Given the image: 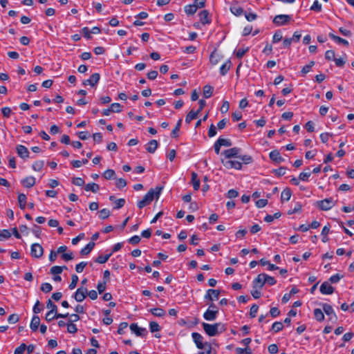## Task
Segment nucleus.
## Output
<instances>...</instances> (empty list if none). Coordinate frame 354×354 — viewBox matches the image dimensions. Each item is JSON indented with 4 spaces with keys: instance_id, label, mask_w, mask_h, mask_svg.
I'll return each mask as SVG.
<instances>
[{
    "instance_id": "1",
    "label": "nucleus",
    "mask_w": 354,
    "mask_h": 354,
    "mask_svg": "<svg viewBox=\"0 0 354 354\" xmlns=\"http://www.w3.org/2000/svg\"><path fill=\"white\" fill-rule=\"evenodd\" d=\"M163 187L157 186L155 189H150L144 196L143 198L138 202L137 206L139 209H142L145 206L149 205L154 198L157 200L159 198Z\"/></svg>"
},
{
    "instance_id": "2",
    "label": "nucleus",
    "mask_w": 354,
    "mask_h": 354,
    "mask_svg": "<svg viewBox=\"0 0 354 354\" xmlns=\"http://www.w3.org/2000/svg\"><path fill=\"white\" fill-rule=\"evenodd\" d=\"M202 326L205 333L210 337L216 336L218 334L225 332L226 330L225 324L221 322L215 323L214 324L203 322Z\"/></svg>"
},
{
    "instance_id": "3",
    "label": "nucleus",
    "mask_w": 354,
    "mask_h": 354,
    "mask_svg": "<svg viewBox=\"0 0 354 354\" xmlns=\"http://www.w3.org/2000/svg\"><path fill=\"white\" fill-rule=\"evenodd\" d=\"M192 337L196 346L198 349L205 348L207 346H211V344L207 342H203L204 337L198 333L194 332L192 333Z\"/></svg>"
},
{
    "instance_id": "4",
    "label": "nucleus",
    "mask_w": 354,
    "mask_h": 354,
    "mask_svg": "<svg viewBox=\"0 0 354 354\" xmlns=\"http://www.w3.org/2000/svg\"><path fill=\"white\" fill-rule=\"evenodd\" d=\"M335 203L333 198L330 197L316 201L315 205L321 210L327 211L330 209L335 205Z\"/></svg>"
},
{
    "instance_id": "5",
    "label": "nucleus",
    "mask_w": 354,
    "mask_h": 354,
    "mask_svg": "<svg viewBox=\"0 0 354 354\" xmlns=\"http://www.w3.org/2000/svg\"><path fill=\"white\" fill-rule=\"evenodd\" d=\"M241 149L239 147H232L226 150H224L221 155L225 156V158L226 159H230L232 158H237L239 157V153L241 152Z\"/></svg>"
},
{
    "instance_id": "6",
    "label": "nucleus",
    "mask_w": 354,
    "mask_h": 354,
    "mask_svg": "<svg viewBox=\"0 0 354 354\" xmlns=\"http://www.w3.org/2000/svg\"><path fill=\"white\" fill-rule=\"evenodd\" d=\"M221 162L223 166L228 169L232 168L236 170L242 169V163L239 161L221 159Z\"/></svg>"
},
{
    "instance_id": "7",
    "label": "nucleus",
    "mask_w": 354,
    "mask_h": 354,
    "mask_svg": "<svg viewBox=\"0 0 354 354\" xmlns=\"http://www.w3.org/2000/svg\"><path fill=\"white\" fill-rule=\"evenodd\" d=\"M291 19V15H279L274 17L273 19V23L278 26H283L288 24Z\"/></svg>"
},
{
    "instance_id": "8",
    "label": "nucleus",
    "mask_w": 354,
    "mask_h": 354,
    "mask_svg": "<svg viewBox=\"0 0 354 354\" xmlns=\"http://www.w3.org/2000/svg\"><path fill=\"white\" fill-rule=\"evenodd\" d=\"M44 254V249L39 243H33L31 245L30 254L32 257L40 258Z\"/></svg>"
},
{
    "instance_id": "9",
    "label": "nucleus",
    "mask_w": 354,
    "mask_h": 354,
    "mask_svg": "<svg viewBox=\"0 0 354 354\" xmlns=\"http://www.w3.org/2000/svg\"><path fill=\"white\" fill-rule=\"evenodd\" d=\"M200 21L203 25L210 24L212 18L209 12L207 10L201 11L198 14Z\"/></svg>"
},
{
    "instance_id": "10",
    "label": "nucleus",
    "mask_w": 354,
    "mask_h": 354,
    "mask_svg": "<svg viewBox=\"0 0 354 354\" xmlns=\"http://www.w3.org/2000/svg\"><path fill=\"white\" fill-rule=\"evenodd\" d=\"M221 291L216 289H209L204 297L205 300H209L211 301L217 300L220 295Z\"/></svg>"
},
{
    "instance_id": "11",
    "label": "nucleus",
    "mask_w": 354,
    "mask_h": 354,
    "mask_svg": "<svg viewBox=\"0 0 354 354\" xmlns=\"http://www.w3.org/2000/svg\"><path fill=\"white\" fill-rule=\"evenodd\" d=\"M130 329L138 337H145L147 334L146 328L139 327L136 323L131 324L130 325Z\"/></svg>"
},
{
    "instance_id": "12",
    "label": "nucleus",
    "mask_w": 354,
    "mask_h": 354,
    "mask_svg": "<svg viewBox=\"0 0 354 354\" xmlns=\"http://www.w3.org/2000/svg\"><path fill=\"white\" fill-rule=\"evenodd\" d=\"M266 283L265 273L259 274L252 281L253 288H262Z\"/></svg>"
},
{
    "instance_id": "13",
    "label": "nucleus",
    "mask_w": 354,
    "mask_h": 354,
    "mask_svg": "<svg viewBox=\"0 0 354 354\" xmlns=\"http://www.w3.org/2000/svg\"><path fill=\"white\" fill-rule=\"evenodd\" d=\"M87 295V288H80L73 295V298L78 302L82 301Z\"/></svg>"
},
{
    "instance_id": "14",
    "label": "nucleus",
    "mask_w": 354,
    "mask_h": 354,
    "mask_svg": "<svg viewBox=\"0 0 354 354\" xmlns=\"http://www.w3.org/2000/svg\"><path fill=\"white\" fill-rule=\"evenodd\" d=\"M100 79V75L98 73H95L91 75L89 79L86 80L83 82V84L90 85L91 86H95L97 84Z\"/></svg>"
},
{
    "instance_id": "15",
    "label": "nucleus",
    "mask_w": 354,
    "mask_h": 354,
    "mask_svg": "<svg viewBox=\"0 0 354 354\" xmlns=\"http://www.w3.org/2000/svg\"><path fill=\"white\" fill-rule=\"evenodd\" d=\"M16 150L18 156L20 158L26 159L30 157V152L26 147L22 145H18L16 147Z\"/></svg>"
},
{
    "instance_id": "16",
    "label": "nucleus",
    "mask_w": 354,
    "mask_h": 354,
    "mask_svg": "<svg viewBox=\"0 0 354 354\" xmlns=\"http://www.w3.org/2000/svg\"><path fill=\"white\" fill-rule=\"evenodd\" d=\"M218 315V310L207 309L203 314V318L207 321H214Z\"/></svg>"
},
{
    "instance_id": "17",
    "label": "nucleus",
    "mask_w": 354,
    "mask_h": 354,
    "mask_svg": "<svg viewBox=\"0 0 354 354\" xmlns=\"http://www.w3.org/2000/svg\"><path fill=\"white\" fill-rule=\"evenodd\" d=\"M322 308L324 312L329 316L330 320H336L337 319V315L335 313L333 307L328 304H322Z\"/></svg>"
},
{
    "instance_id": "18",
    "label": "nucleus",
    "mask_w": 354,
    "mask_h": 354,
    "mask_svg": "<svg viewBox=\"0 0 354 354\" xmlns=\"http://www.w3.org/2000/svg\"><path fill=\"white\" fill-rule=\"evenodd\" d=\"M320 292L323 295H331L334 292V288L328 281H324L320 286Z\"/></svg>"
},
{
    "instance_id": "19",
    "label": "nucleus",
    "mask_w": 354,
    "mask_h": 354,
    "mask_svg": "<svg viewBox=\"0 0 354 354\" xmlns=\"http://www.w3.org/2000/svg\"><path fill=\"white\" fill-rule=\"evenodd\" d=\"M269 157L277 163H281L284 161V158L281 156L279 151L277 149L271 151L269 153Z\"/></svg>"
},
{
    "instance_id": "20",
    "label": "nucleus",
    "mask_w": 354,
    "mask_h": 354,
    "mask_svg": "<svg viewBox=\"0 0 354 354\" xmlns=\"http://www.w3.org/2000/svg\"><path fill=\"white\" fill-rule=\"evenodd\" d=\"M230 10L235 16H241L243 14V9L238 4V3H233L230 7Z\"/></svg>"
},
{
    "instance_id": "21",
    "label": "nucleus",
    "mask_w": 354,
    "mask_h": 354,
    "mask_svg": "<svg viewBox=\"0 0 354 354\" xmlns=\"http://www.w3.org/2000/svg\"><path fill=\"white\" fill-rule=\"evenodd\" d=\"M158 147V142L156 140H151L146 145V150L150 153H153Z\"/></svg>"
},
{
    "instance_id": "22",
    "label": "nucleus",
    "mask_w": 354,
    "mask_h": 354,
    "mask_svg": "<svg viewBox=\"0 0 354 354\" xmlns=\"http://www.w3.org/2000/svg\"><path fill=\"white\" fill-rule=\"evenodd\" d=\"M35 178L32 176H28L26 178H25L24 179H23L21 180V184L25 187H27V188H30L32 187H33L35 184Z\"/></svg>"
},
{
    "instance_id": "23",
    "label": "nucleus",
    "mask_w": 354,
    "mask_h": 354,
    "mask_svg": "<svg viewBox=\"0 0 354 354\" xmlns=\"http://www.w3.org/2000/svg\"><path fill=\"white\" fill-rule=\"evenodd\" d=\"M40 325V318L37 315H33L30 324V328L32 330V331L35 332L37 330L39 326Z\"/></svg>"
},
{
    "instance_id": "24",
    "label": "nucleus",
    "mask_w": 354,
    "mask_h": 354,
    "mask_svg": "<svg viewBox=\"0 0 354 354\" xmlns=\"http://www.w3.org/2000/svg\"><path fill=\"white\" fill-rule=\"evenodd\" d=\"M328 36L329 37L333 39V41H335L336 43H337L338 44H342V45H344V46H348L349 45V43L347 40L339 37V36H337V35H335L332 32H330L328 34Z\"/></svg>"
},
{
    "instance_id": "25",
    "label": "nucleus",
    "mask_w": 354,
    "mask_h": 354,
    "mask_svg": "<svg viewBox=\"0 0 354 354\" xmlns=\"http://www.w3.org/2000/svg\"><path fill=\"white\" fill-rule=\"evenodd\" d=\"M221 58L222 56L214 50L209 56V62L212 64L216 65L220 62Z\"/></svg>"
},
{
    "instance_id": "26",
    "label": "nucleus",
    "mask_w": 354,
    "mask_h": 354,
    "mask_svg": "<svg viewBox=\"0 0 354 354\" xmlns=\"http://www.w3.org/2000/svg\"><path fill=\"white\" fill-rule=\"evenodd\" d=\"M232 66V62L230 59H227L221 67H220V74L221 75H225L228 71H230Z\"/></svg>"
},
{
    "instance_id": "27",
    "label": "nucleus",
    "mask_w": 354,
    "mask_h": 354,
    "mask_svg": "<svg viewBox=\"0 0 354 354\" xmlns=\"http://www.w3.org/2000/svg\"><path fill=\"white\" fill-rule=\"evenodd\" d=\"M191 182L193 185V188L195 191H198L200 188V180L198 178V175L196 172L192 173Z\"/></svg>"
},
{
    "instance_id": "28",
    "label": "nucleus",
    "mask_w": 354,
    "mask_h": 354,
    "mask_svg": "<svg viewBox=\"0 0 354 354\" xmlns=\"http://www.w3.org/2000/svg\"><path fill=\"white\" fill-rule=\"evenodd\" d=\"M94 242H89L84 248L80 250V254L82 256L88 255L95 247Z\"/></svg>"
},
{
    "instance_id": "29",
    "label": "nucleus",
    "mask_w": 354,
    "mask_h": 354,
    "mask_svg": "<svg viewBox=\"0 0 354 354\" xmlns=\"http://www.w3.org/2000/svg\"><path fill=\"white\" fill-rule=\"evenodd\" d=\"M292 195L291 189L288 187L284 189L281 194V200L282 202L290 200Z\"/></svg>"
},
{
    "instance_id": "30",
    "label": "nucleus",
    "mask_w": 354,
    "mask_h": 354,
    "mask_svg": "<svg viewBox=\"0 0 354 354\" xmlns=\"http://www.w3.org/2000/svg\"><path fill=\"white\" fill-rule=\"evenodd\" d=\"M149 311L156 317H162L165 315V310L160 308H151Z\"/></svg>"
},
{
    "instance_id": "31",
    "label": "nucleus",
    "mask_w": 354,
    "mask_h": 354,
    "mask_svg": "<svg viewBox=\"0 0 354 354\" xmlns=\"http://www.w3.org/2000/svg\"><path fill=\"white\" fill-rule=\"evenodd\" d=\"M84 189L86 192H92L93 193H96L100 189V186L98 184H96L95 183H88L85 185Z\"/></svg>"
},
{
    "instance_id": "32",
    "label": "nucleus",
    "mask_w": 354,
    "mask_h": 354,
    "mask_svg": "<svg viewBox=\"0 0 354 354\" xmlns=\"http://www.w3.org/2000/svg\"><path fill=\"white\" fill-rule=\"evenodd\" d=\"M17 199H18V203H19V207L21 209H24L26 208V200H27V197H26V194H19L18 195Z\"/></svg>"
},
{
    "instance_id": "33",
    "label": "nucleus",
    "mask_w": 354,
    "mask_h": 354,
    "mask_svg": "<svg viewBox=\"0 0 354 354\" xmlns=\"http://www.w3.org/2000/svg\"><path fill=\"white\" fill-rule=\"evenodd\" d=\"M66 269H67V267L66 266H55L50 268V272L52 274L57 275V274H61L64 270H66Z\"/></svg>"
},
{
    "instance_id": "34",
    "label": "nucleus",
    "mask_w": 354,
    "mask_h": 354,
    "mask_svg": "<svg viewBox=\"0 0 354 354\" xmlns=\"http://www.w3.org/2000/svg\"><path fill=\"white\" fill-rule=\"evenodd\" d=\"M214 91V87L210 85H205L203 87V96L205 98L210 97Z\"/></svg>"
},
{
    "instance_id": "35",
    "label": "nucleus",
    "mask_w": 354,
    "mask_h": 354,
    "mask_svg": "<svg viewBox=\"0 0 354 354\" xmlns=\"http://www.w3.org/2000/svg\"><path fill=\"white\" fill-rule=\"evenodd\" d=\"M238 158L242 161L241 163L248 165L253 162V158L248 154L241 155L239 153Z\"/></svg>"
},
{
    "instance_id": "36",
    "label": "nucleus",
    "mask_w": 354,
    "mask_h": 354,
    "mask_svg": "<svg viewBox=\"0 0 354 354\" xmlns=\"http://www.w3.org/2000/svg\"><path fill=\"white\" fill-rule=\"evenodd\" d=\"M112 255V253H109L105 255H99L95 259V262L103 264L108 261L111 256Z\"/></svg>"
},
{
    "instance_id": "37",
    "label": "nucleus",
    "mask_w": 354,
    "mask_h": 354,
    "mask_svg": "<svg viewBox=\"0 0 354 354\" xmlns=\"http://www.w3.org/2000/svg\"><path fill=\"white\" fill-rule=\"evenodd\" d=\"M198 8L193 3L185 6V12L188 15H192L196 12Z\"/></svg>"
},
{
    "instance_id": "38",
    "label": "nucleus",
    "mask_w": 354,
    "mask_h": 354,
    "mask_svg": "<svg viewBox=\"0 0 354 354\" xmlns=\"http://www.w3.org/2000/svg\"><path fill=\"white\" fill-rule=\"evenodd\" d=\"M314 317L318 322H322L324 319L323 311L319 308H315L313 311Z\"/></svg>"
},
{
    "instance_id": "39",
    "label": "nucleus",
    "mask_w": 354,
    "mask_h": 354,
    "mask_svg": "<svg viewBox=\"0 0 354 354\" xmlns=\"http://www.w3.org/2000/svg\"><path fill=\"white\" fill-rule=\"evenodd\" d=\"M329 231H330V225L329 224H328L327 225H325L322 229V240L324 243H326L328 241V234L329 233Z\"/></svg>"
},
{
    "instance_id": "40",
    "label": "nucleus",
    "mask_w": 354,
    "mask_h": 354,
    "mask_svg": "<svg viewBox=\"0 0 354 354\" xmlns=\"http://www.w3.org/2000/svg\"><path fill=\"white\" fill-rule=\"evenodd\" d=\"M181 124H182V119H179L176 124V127H174V129L172 130V131L171 133V138L178 137V131L180 129Z\"/></svg>"
},
{
    "instance_id": "41",
    "label": "nucleus",
    "mask_w": 354,
    "mask_h": 354,
    "mask_svg": "<svg viewBox=\"0 0 354 354\" xmlns=\"http://www.w3.org/2000/svg\"><path fill=\"white\" fill-rule=\"evenodd\" d=\"M217 141L218 144L221 145V147H231L232 145V142L230 139L223 138L221 137H219L217 139Z\"/></svg>"
},
{
    "instance_id": "42",
    "label": "nucleus",
    "mask_w": 354,
    "mask_h": 354,
    "mask_svg": "<svg viewBox=\"0 0 354 354\" xmlns=\"http://www.w3.org/2000/svg\"><path fill=\"white\" fill-rule=\"evenodd\" d=\"M315 65V62L311 61L308 64L304 66L301 71L302 76H305L308 72L311 71L312 67Z\"/></svg>"
},
{
    "instance_id": "43",
    "label": "nucleus",
    "mask_w": 354,
    "mask_h": 354,
    "mask_svg": "<svg viewBox=\"0 0 354 354\" xmlns=\"http://www.w3.org/2000/svg\"><path fill=\"white\" fill-rule=\"evenodd\" d=\"M103 176L104 177V178H106L107 180L115 178V171L113 169H106L104 172Z\"/></svg>"
},
{
    "instance_id": "44",
    "label": "nucleus",
    "mask_w": 354,
    "mask_h": 354,
    "mask_svg": "<svg viewBox=\"0 0 354 354\" xmlns=\"http://www.w3.org/2000/svg\"><path fill=\"white\" fill-rule=\"evenodd\" d=\"M44 165V160H37L35 161L32 165V168L34 171H41Z\"/></svg>"
},
{
    "instance_id": "45",
    "label": "nucleus",
    "mask_w": 354,
    "mask_h": 354,
    "mask_svg": "<svg viewBox=\"0 0 354 354\" xmlns=\"http://www.w3.org/2000/svg\"><path fill=\"white\" fill-rule=\"evenodd\" d=\"M197 117V113H195L194 110H191L186 115L185 122L189 124L192 120L196 119Z\"/></svg>"
},
{
    "instance_id": "46",
    "label": "nucleus",
    "mask_w": 354,
    "mask_h": 354,
    "mask_svg": "<svg viewBox=\"0 0 354 354\" xmlns=\"http://www.w3.org/2000/svg\"><path fill=\"white\" fill-rule=\"evenodd\" d=\"M281 216V214L279 212H276L273 215L267 214L264 218V221L267 223H271L274 218H279Z\"/></svg>"
},
{
    "instance_id": "47",
    "label": "nucleus",
    "mask_w": 354,
    "mask_h": 354,
    "mask_svg": "<svg viewBox=\"0 0 354 354\" xmlns=\"http://www.w3.org/2000/svg\"><path fill=\"white\" fill-rule=\"evenodd\" d=\"M11 236V233L8 230H2L0 232V241L8 239Z\"/></svg>"
},
{
    "instance_id": "48",
    "label": "nucleus",
    "mask_w": 354,
    "mask_h": 354,
    "mask_svg": "<svg viewBox=\"0 0 354 354\" xmlns=\"http://www.w3.org/2000/svg\"><path fill=\"white\" fill-rule=\"evenodd\" d=\"M286 167H279L278 169H273L272 170V173L275 176H277L278 177H281V176H282L286 174Z\"/></svg>"
},
{
    "instance_id": "49",
    "label": "nucleus",
    "mask_w": 354,
    "mask_h": 354,
    "mask_svg": "<svg viewBox=\"0 0 354 354\" xmlns=\"http://www.w3.org/2000/svg\"><path fill=\"white\" fill-rule=\"evenodd\" d=\"M283 328V325L281 322H275L272 324V330L275 333L281 331Z\"/></svg>"
},
{
    "instance_id": "50",
    "label": "nucleus",
    "mask_w": 354,
    "mask_h": 354,
    "mask_svg": "<svg viewBox=\"0 0 354 354\" xmlns=\"http://www.w3.org/2000/svg\"><path fill=\"white\" fill-rule=\"evenodd\" d=\"M46 307L50 309V313H55L57 311V306L50 299L46 302Z\"/></svg>"
},
{
    "instance_id": "51",
    "label": "nucleus",
    "mask_w": 354,
    "mask_h": 354,
    "mask_svg": "<svg viewBox=\"0 0 354 354\" xmlns=\"http://www.w3.org/2000/svg\"><path fill=\"white\" fill-rule=\"evenodd\" d=\"M149 329L151 333L158 332L160 330V326L156 322H151L149 323Z\"/></svg>"
},
{
    "instance_id": "52",
    "label": "nucleus",
    "mask_w": 354,
    "mask_h": 354,
    "mask_svg": "<svg viewBox=\"0 0 354 354\" xmlns=\"http://www.w3.org/2000/svg\"><path fill=\"white\" fill-rule=\"evenodd\" d=\"M310 10L319 12L322 11V4L319 2L318 0H315L313 2V4L311 6Z\"/></svg>"
},
{
    "instance_id": "53",
    "label": "nucleus",
    "mask_w": 354,
    "mask_h": 354,
    "mask_svg": "<svg viewBox=\"0 0 354 354\" xmlns=\"http://www.w3.org/2000/svg\"><path fill=\"white\" fill-rule=\"evenodd\" d=\"M343 275L342 274H333L332 275L329 279H328V282H330L331 283H337L339 281V280L343 278Z\"/></svg>"
},
{
    "instance_id": "54",
    "label": "nucleus",
    "mask_w": 354,
    "mask_h": 354,
    "mask_svg": "<svg viewBox=\"0 0 354 354\" xmlns=\"http://www.w3.org/2000/svg\"><path fill=\"white\" fill-rule=\"evenodd\" d=\"M125 203H126V201L124 198H119V199H117L115 201V206H114V209H120L122 208V207L124 206L125 205Z\"/></svg>"
},
{
    "instance_id": "55",
    "label": "nucleus",
    "mask_w": 354,
    "mask_h": 354,
    "mask_svg": "<svg viewBox=\"0 0 354 354\" xmlns=\"http://www.w3.org/2000/svg\"><path fill=\"white\" fill-rule=\"evenodd\" d=\"M78 280H79L78 277L76 274H73L71 277V282L68 286V288L70 290L74 289L77 286Z\"/></svg>"
},
{
    "instance_id": "56",
    "label": "nucleus",
    "mask_w": 354,
    "mask_h": 354,
    "mask_svg": "<svg viewBox=\"0 0 354 354\" xmlns=\"http://www.w3.org/2000/svg\"><path fill=\"white\" fill-rule=\"evenodd\" d=\"M53 290V286L49 283H43L41 286V290L45 293L50 292Z\"/></svg>"
},
{
    "instance_id": "57",
    "label": "nucleus",
    "mask_w": 354,
    "mask_h": 354,
    "mask_svg": "<svg viewBox=\"0 0 354 354\" xmlns=\"http://www.w3.org/2000/svg\"><path fill=\"white\" fill-rule=\"evenodd\" d=\"M99 213H100L99 216L101 219L107 218L110 216V214H111L110 211L106 208L102 209L99 212Z\"/></svg>"
},
{
    "instance_id": "58",
    "label": "nucleus",
    "mask_w": 354,
    "mask_h": 354,
    "mask_svg": "<svg viewBox=\"0 0 354 354\" xmlns=\"http://www.w3.org/2000/svg\"><path fill=\"white\" fill-rule=\"evenodd\" d=\"M67 331L69 333H75L77 331V328L75 324H74L73 322H68L67 324Z\"/></svg>"
},
{
    "instance_id": "59",
    "label": "nucleus",
    "mask_w": 354,
    "mask_h": 354,
    "mask_svg": "<svg viewBox=\"0 0 354 354\" xmlns=\"http://www.w3.org/2000/svg\"><path fill=\"white\" fill-rule=\"evenodd\" d=\"M249 50V47L246 48H239L236 50V56L239 59H241L244 55Z\"/></svg>"
},
{
    "instance_id": "60",
    "label": "nucleus",
    "mask_w": 354,
    "mask_h": 354,
    "mask_svg": "<svg viewBox=\"0 0 354 354\" xmlns=\"http://www.w3.org/2000/svg\"><path fill=\"white\" fill-rule=\"evenodd\" d=\"M283 38L282 33L280 30H277L275 32V33L273 35L272 37V42L273 43H277L280 41Z\"/></svg>"
},
{
    "instance_id": "61",
    "label": "nucleus",
    "mask_w": 354,
    "mask_h": 354,
    "mask_svg": "<svg viewBox=\"0 0 354 354\" xmlns=\"http://www.w3.org/2000/svg\"><path fill=\"white\" fill-rule=\"evenodd\" d=\"M82 32L83 33L84 37L86 39H92V36H91L92 32H91V30H89V28L88 27H84L82 29Z\"/></svg>"
},
{
    "instance_id": "62",
    "label": "nucleus",
    "mask_w": 354,
    "mask_h": 354,
    "mask_svg": "<svg viewBox=\"0 0 354 354\" xmlns=\"http://www.w3.org/2000/svg\"><path fill=\"white\" fill-rule=\"evenodd\" d=\"M72 183L76 186H83L84 185L85 182L82 178L75 177L73 178Z\"/></svg>"
},
{
    "instance_id": "63",
    "label": "nucleus",
    "mask_w": 354,
    "mask_h": 354,
    "mask_svg": "<svg viewBox=\"0 0 354 354\" xmlns=\"http://www.w3.org/2000/svg\"><path fill=\"white\" fill-rule=\"evenodd\" d=\"M40 306H41V304H40L39 301L37 300L35 302V304L33 306V308H32V311L35 314H38L43 310V307Z\"/></svg>"
},
{
    "instance_id": "64",
    "label": "nucleus",
    "mask_w": 354,
    "mask_h": 354,
    "mask_svg": "<svg viewBox=\"0 0 354 354\" xmlns=\"http://www.w3.org/2000/svg\"><path fill=\"white\" fill-rule=\"evenodd\" d=\"M26 348V345L23 343L19 346L15 348L14 354H24Z\"/></svg>"
}]
</instances>
